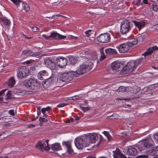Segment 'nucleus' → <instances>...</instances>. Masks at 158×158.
<instances>
[{"label":"nucleus","mask_w":158,"mask_h":158,"mask_svg":"<svg viewBox=\"0 0 158 158\" xmlns=\"http://www.w3.org/2000/svg\"><path fill=\"white\" fill-rule=\"evenodd\" d=\"M132 66V64L130 62H128L127 64L123 67L121 71V73L123 74H129L133 72L135 70Z\"/></svg>","instance_id":"11"},{"label":"nucleus","mask_w":158,"mask_h":158,"mask_svg":"<svg viewBox=\"0 0 158 158\" xmlns=\"http://www.w3.org/2000/svg\"><path fill=\"white\" fill-rule=\"evenodd\" d=\"M0 158H9V157L7 156H0Z\"/></svg>","instance_id":"64"},{"label":"nucleus","mask_w":158,"mask_h":158,"mask_svg":"<svg viewBox=\"0 0 158 158\" xmlns=\"http://www.w3.org/2000/svg\"><path fill=\"white\" fill-rule=\"evenodd\" d=\"M26 64H30L31 63V61L30 60H28L25 62Z\"/></svg>","instance_id":"62"},{"label":"nucleus","mask_w":158,"mask_h":158,"mask_svg":"<svg viewBox=\"0 0 158 158\" xmlns=\"http://www.w3.org/2000/svg\"><path fill=\"white\" fill-rule=\"evenodd\" d=\"M152 51L151 49V48H149L145 53L142 54L145 56H147L148 55H150L152 54Z\"/></svg>","instance_id":"32"},{"label":"nucleus","mask_w":158,"mask_h":158,"mask_svg":"<svg viewBox=\"0 0 158 158\" xmlns=\"http://www.w3.org/2000/svg\"><path fill=\"white\" fill-rule=\"evenodd\" d=\"M49 140H46L45 141L42 142L39 141L36 145V148L41 151L43 150H49L50 148L48 145Z\"/></svg>","instance_id":"10"},{"label":"nucleus","mask_w":158,"mask_h":158,"mask_svg":"<svg viewBox=\"0 0 158 158\" xmlns=\"http://www.w3.org/2000/svg\"><path fill=\"white\" fill-rule=\"evenodd\" d=\"M142 3L145 4H148V0H143Z\"/></svg>","instance_id":"58"},{"label":"nucleus","mask_w":158,"mask_h":158,"mask_svg":"<svg viewBox=\"0 0 158 158\" xmlns=\"http://www.w3.org/2000/svg\"><path fill=\"white\" fill-rule=\"evenodd\" d=\"M7 97V99H11L13 98V96L10 91H8L6 95Z\"/></svg>","instance_id":"37"},{"label":"nucleus","mask_w":158,"mask_h":158,"mask_svg":"<svg viewBox=\"0 0 158 158\" xmlns=\"http://www.w3.org/2000/svg\"><path fill=\"white\" fill-rule=\"evenodd\" d=\"M44 108L45 110V111H49L50 110H51V107L49 106H48L47 107H46Z\"/></svg>","instance_id":"54"},{"label":"nucleus","mask_w":158,"mask_h":158,"mask_svg":"<svg viewBox=\"0 0 158 158\" xmlns=\"http://www.w3.org/2000/svg\"><path fill=\"white\" fill-rule=\"evenodd\" d=\"M142 142L145 148H149L153 144V141L151 138H148L147 139L142 140Z\"/></svg>","instance_id":"14"},{"label":"nucleus","mask_w":158,"mask_h":158,"mask_svg":"<svg viewBox=\"0 0 158 158\" xmlns=\"http://www.w3.org/2000/svg\"><path fill=\"white\" fill-rule=\"evenodd\" d=\"M106 53L108 54H116L117 53L114 49L109 48L106 49Z\"/></svg>","instance_id":"29"},{"label":"nucleus","mask_w":158,"mask_h":158,"mask_svg":"<svg viewBox=\"0 0 158 158\" xmlns=\"http://www.w3.org/2000/svg\"><path fill=\"white\" fill-rule=\"evenodd\" d=\"M138 40L137 39H133L127 42V43L128 44L130 47H132L134 45H136L138 43Z\"/></svg>","instance_id":"28"},{"label":"nucleus","mask_w":158,"mask_h":158,"mask_svg":"<svg viewBox=\"0 0 158 158\" xmlns=\"http://www.w3.org/2000/svg\"><path fill=\"white\" fill-rule=\"evenodd\" d=\"M76 146L79 149H81L88 146L85 136L77 137L74 141Z\"/></svg>","instance_id":"2"},{"label":"nucleus","mask_w":158,"mask_h":158,"mask_svg":"<svg viewBox=\"0 0 158 158\" xmlns=\"http://www.w3.org/2000/svg\"><path fill=\"white\" fill-rule=\"evenodd\" d=\"M103 133L107 138L108 139H109L111 137V136L108 132L106 131H104L103 132Z\"/></svg>","instance_id":"42"},{"label":"nucleus","mask_w":158,"mask_h":158,"mask_svg":"<svg viewBox=\"0 0 158 158\" xmlns=\"http://www.w3.org/2000/svg\"><path fill=\"white\" fill-rule=\"evenodd\" d=\"M106 58V56L105 55V54H102L100 56V60H102Z\"/></svg>","instance_id":"52"},{"label":"nucleus","mask_w":158,"mask_h":158,"mask_svg":"<svg viewBox=\"0 0 158 158\" xmlns=\"http://www.w3.org/2000/svg\"><path fill=\"white\" fill-rule=\"evenodd\" d=\"M50 37L55 40H61L65 39L66 36L60 35L56 32H53L50 35Z\"/></svg>","instance_id":"15"},{"label":"nucleus","mask_w":158,"mask_h":158,"mask_svg":"<svg viewBox=\"0 0 158 158\" xmlns=\"http://www.w3.org/2000/svg\"><path fill=\"white\" fill-rule=\"evenodd\" d=\"M69 38L72 40H76L78 39V37L77 36H75L72 35H70L69 36Z\"/></svg>","instance_id":"50"},{"label":"nucleus","mask_w":158,"mask_h":158,"mask_svg":"<svg viewBox=\"0 0 158 158\" xmlns=\"http://www.w3.org/2000/svg\"><path fill=\"white\" fill-rule=\"evenodd\" d=\"M14 4H15L17 8H18L19 7L21 1L20 0H10Z\"/></svg>","instance_id":"36"},{"label":"nucleus","mask_w":158,"mask_h":158,"mask_svg":"<svg viewBox=\"0 0 158 158\" xmlns=\"http://www.w3.org/2000/svg\"><path fill=\"white\" fill-rule=\"evenodd\" d=\"M74 76L72 71L70 73H64L61 74L60 79L62 81L69 82L73 79Z\"/></svg>","instance_id":"8"},{"label":"nucleus","mask_w":158,"mask_h":158,"mask_svg":"<svg viewBox=\"0 0 158 158\" xmlns=\"http://www.w3.org/2000/svg\"><path fill=\"white\" fill-rule=\"evenodd\" d=\"M32 51L30 50H25L23 51L21 56L23 57L32 56Z\"/></svg>","instance_id":"22"},{"label":"nucleus","mask_w":158,"mask_h":158,"mask_svg":"<svg viewBox=\"0 0 158 158\" xmlns=\"http://www.w3.org/2000/svg\"><path fill=\"white\" fill-rule=\"evenodd\" d=\"M48 74V73L46 70H42L38 73V77L39 79L43 80V79H45L44 77L46 76Z\"/></svg>","instance_id":"23"},{"label":"nucleus","mask_w":158,"mask_h":158,"mask_svg":"<svg viewBox=\"0 0 158 158\" xmlns=\"http://www.w3.org/2000/svg\"><path fill=\"white\" fill-rule=\"evenodd\" d=\"M97 40L99 42L106 43L110 40V34L106 33L100 35L97 37Z\"/></svg>","instance_id":"7"},{"label":"nucleus","mask_w":158,"mask_h":158,"mask_svg":"<svg viewBox=\"0 0 158 158\" xmlns=\"http://www.w3.org/2000/svg\"><path fill=\"white\" fill-rule=\"evenodd\" d=\"M42 36L44 38L47 40L49 38H51V37H50V35L49 36H48L45 34L43 35Z\"/></svg>","instance_id":"55"},{"label":"nucleus","mask_w":158,"mask_h":158,"mask_svg":"<svg viewBox=\"0 0 158 158\" xmlns=\"http://www.w3.org/2000/svg\"><path fill=\"white\" fill-rule=\"evenodd\" d=\"M154 28L156 30H158V24H157L154 26Z\"/></svg>","instance_id":"60"},{"label":"nucleus","mask_w":158,"mask_h":158,"mask_svg":"<svg viewBox=\"0 0 158 158\" xmlns=\"http://www.w3.org/2000/svg\"><path fill=\"white\" fill-rule=\"evenodd\" d=\"M37 108H38V107ZM37 114L38 116H39L41 114V111L40 109L38 110V109H37Z\"/></svg>","instance_id":"56"},{"label":"nucleus","mask_w":158,"mask_h":158,"mask_svg":"<svg viewBox=\"0 0 158 158\" xmlns=\"http://www.w3.org/2000/svg\"><path fill=\"white\" fill-rule=\"evenodd\" d=\"M24 85L28 89L34 90L37 89L39 83L36 80L30 78L25 83Z\"/></svg>","instance_id":"5"},{"label":"nucleus","mask_w":158,"mask_h":158,"mask_svg":"<svg viewBox=\"0 0 158 158\" xmlns=\"http://www.w3.org/2000/svg\"><path fill=\"white\" fill-rule=\"evenodd\" d=\"M151 49L153 52L156 50H158V47L156 46H153L151 48Z\"/></svg>","instance_id":"48"},{"label":"nucleus","mask_w":158,"mask_h":158,"mask_svg":"<svg viewBox=\"0 0 158 158\" xmlns=\"http://www.w3.org/2000/svg\"><path fill=\"white\" fill-rule=\"evenodd\" d=\"M100 52L101 53V55H102V54H104L103 48H100Z\"/></svg>","instance_id":"59"},{"label":"nucleus","mask_w":158,"mask_h":158,"mask_svg":"<svg viewBox=\"0 0 158 158\" xmlns=\"http://www.w3.org/2000/svg\"><path fill=\"white\" fill-rule=\"evenodd\" d=\"M114 158H127L123 154L121 153L119 149L113 151Z\"/></svg>","instance_id":"19"},{"label":"nucleus","mask_w":158,"mask_h":158,"mask_svg":"<svg viewBox=\"0 0 158 158\" xmlns=\"http://www.w3.org/2000/svg\"><path fill=\"white\" fill-rule=\"evenodd\" d=\"M24 36L27 39H30L32 38L31 37H27L26 35H24Z\"/></svg>","instance_id":"61"},{"label":"nucleus","mask_w":158,"mask_h":158,"mask_svg":"<svg viewBox=\"0 0 158 158\" xmlns=\"http://www.w3.org/2000/svg\"><path fill=\"white\" fill-rule=\"evenodd\" d=\"M152 8L155 11H157L158 10V8L156 5L155 4H153L152 5Z\"/></svg>","instance_id":"41"},{"label":"nucleus","mask_w":158,"mask_h":158,"mask_svg":"<svg viewBox=\"0 0 158 158\" xmlns=\"http://www.w3.org/2000/svg\"><path fill=\"white\" fill-rule=\"evenodd\" d=\"M45 66L51 70L54 69L56 67L55 60L49 57L46 58L44 60Z\"/></svg>","instance_id":"9"},{"label":"nucleus","mask_w":158,"mask_h":158,"mask_svg":"<svg viewBox=\"0 0 158 158\" xmlns=\"http://www.w3.org/2000/svg\"><path fill=\"white\" fill-rule=\"evenodd\" d=\"M8 113L12 116H15L14 110H9Z\"/></svg>","instance_id":"47"},{"label":"nucleus","mask_w":158,"mask_h":158,"mask_svg":"<svg viewBox=\"0 0 158 158\" xmlns=\"http://www.w3.org/2000/svg\"><path fill=\"white\" fill-rule=\"evenodd\" d=\"M22 6L24 10L27 12L30 10V7L26 3H22Z\"/></svg>","instance_id":"33"},{"label":"nucleus","mask_w":158,"mask_h":158,"mask_svg":"<svg viewBox=\"0 0 158 158\" xmlns=\"http://www.w3.org/2000/svg\"><path fill=\"white\" fill-rule=\"evenodd\" d=\"M148 156L146 155H141L138 156V158H147Z\"/></svg>","instance_id":"51"},{"label":"nucleus","mask_w":158,"mask_h":158,"mask_svg":"<svg viewBox=\"0 0 158 158\" xmlns=\"http://www.w3.org/2000/svg\"><path fill=\"white\" fill-rule=\"evenodd\" d=\"M62 144L64 145L67 149L68 152L71 154H73V151L71 148V143L69 142H63Z\"/></svg>","instance_id":"17"},{"label":"nucleus","mask_w":158,"mask_h":158,"mask_svg":"<svg viewBox=\"0 0 158 158\" xmlns=\"http://www.w3.org/2000/svg\"><path fill=\"white\" fill-rule=\"evenodd\" d=\"M146 35L144 34H139L137 36L138 41L140 42H143L145 39Z\"/></svg>","instance_id":"31"},{"label":"nucleus","mask_w":158,"mask_h":158,"mask_svg":"<svg viewBox=\"0 0 158 158\" xmlns=\"http://www.w3.org/2000/svg\"><path fill=\"white\" fill-rule=\"evenodd\" d=\"M118 89L120 91L124 92L126 91V89L125 87L121 86Z\"/></svg>","instance_id":"44"},{"label":"nucleus","mask_w":158,"mask_h":158,"mask_svg":"<svg viewBox=\"0 0 158 158\" xmlns=\"http://www.w3.org/2000/svg\"><path fill=\"white\" fill-rule=\"evenodd\" d=\"M55 61L57 65L60 68H64L67 64V59L64 57H59L56 58Z\"/></svg>","instance_id":"12"},{"label":"nucleus","mask_w":158,"mask_h":158,"mask_svg":"<svg viewBox=\"0 0 158 158\" xmlns=\"http://www.w3.org/2000/svg\"><path fill=\"white\" fill-rule=\"evenodd\" d=\"M30 27L33 31L37 32L39 31L38 28L36 26H32Z\"/></svg>","instance_id":"45"},{"label":"nucleus","mask_w":158,"mask_h":158,"mask_svg":"<svg viewBox=\"0 0 158 158\" xmlns=\"http://www.w3.org/2000/svg\"><path fill=\"white\" fill-rule=\"evenodd\" d=\"M119 117V116L118 114L114 113L111 115L107 116V118H109L111 117L110 119H117Z\"/></svg>","instance_id":"34"},{"label":"nucleus","mask_w":158,"mask_h":158,"mask_svg":"<svg viewBox=\"0 0 158 158\" xmlns=\"http://www.w3.org/2000/svg\"><path fill=\"white\" fill-rule=\"evenodd\" d=\"M87 141L88 146L90 143H95L96 141L99 139V141L97 144L98 146L100 143L103 142V138L101 135H99V136L97 133L94 134H89L85 136Z\"/></svg>","instance_id":"1"},{"label":"nucleus","mask_w":158,"mask_h":158,"mask_svg":"<svg viewBox=\"0 0 158 158\" xmlns=\"http://www.w3.org/2000/svg\"><path fill=\"white\" fill-rule=\"evenodd\" d=\"M158 86V83H155L148 85L147 87V89L148 90H151L155 89Z\"/></svg>","instance_id":"30"},{"label":"nucleus","mask_w":158,"mask_h":158,"mask_svg":"<svg viewBox=\"0 0 158 158\" xmlns=\"http://www.w3.org/2000/svg\"><path fill=\"white\" fill-rule=\"evenodd\" d=\"M135 25L137 27L139 30L143 28L145 25V22L144 21L137 22L135 21H133Z\"/></svg>","instance_id":"20"},{"label":"nucleus","mask_w":158,"mask_h":158,"mask_svg":"<svg viewBox=\"0 0 158 158\" xmlns=\"http://www.w3.org/2000/svg\"><path fill=\"white\" fill-rule=\"evenodd\" d=\"M2 22L4 24L7 26H10V21L6 17L0 18V23Z\"/></svg>","instance_id":"26"},{"label":"nucleus","mask_w":158,"mask_h":158,"mask_svg":"<svg viewBox=\"0 0 158 158\" xmlns=\"http://www.w3.org/2000/svg\"><path fill=\"white\" fill-rule=\"evenodd\" d=\"M142 59H139L135 60L133 62H130L131 64H132V66L133 67V69H136V67L141 62Z\"/></svg>","instance_id":"27"},{"label":"nucleus","mask_w":158,"mask_h":158,"mask_svg":"<svg viewBox=\"0 0 158 158\" xmlns=\"http://www.w3.org/2000/svg\"><path fill=\"white\" fill-rule=\"evenodd\" d=\"M39 121L40 123H43L45 122H47L48 120L47 119H46L45 118H44L40 117L39 118Z\"/></svg>","instance_id":"40"},{"label":"nucleus","mask_w":158,"mask_h":158,"mask_svg":"<svg viewBox=\"0 0 158 158\" xmlns=\"http://www.w3.org/2000/svg\"><path fill=\"white\" fill-rule=\"evenodd\" d=\"M85 34H86V36L87 37H89V36L90 35H89V32H87V33H86V31H85Z\"/></svg>","instance_id":"63"},{"label":"nucleus","mask_w":158,"mask_h":158,"mask_svg":"<svg viewBox=\"0 0 158 158\" xmlns=\"http://www.w3.org/2000/svg\"><path fill=\"white\" fill-rule=\"evenodd\" d=\"M127 153L130 155L135 156L137 155L138 151L135 148L132 147L127 149Z\"/></svg>","instance_id":"16"},{"label":"nucleus","mask_w":158,"mask_h":158,"mask_svg":"<svg viewBox=\"0 0 158 158\" xmlns=\"http://www.w3.org/2000/svg\"><path fill=\"white\" fill-rule=\"evenodd\" d=\"M62 16L61 15H53L51 18L52 19H56L58 18V17H61Z\"/></svg>","instance_id":"49"},{"label":"nucleus","mask_w":158,"mask_h":158,"mask_svg":"<svg viewBox=\"0 0 158 158\" xmlns=\"http://www.w3.org/2000/svg\"><path fill=\"white\" fill-rule=\"evenodd\" d=\"M41 54L40 52H37L35 53L34 54H32V56H35L36 57H38Z\"/></svg>","instance_id":"39"},{"label":"nucleus","mask_w":158,"mask_h":158,"mask_svg":"<svg viewBox=\"0 0 158 158\" xmlns=\"http://www.w3.org/2000/svg\"><path fill=\"white\" fill-rule=\"evenodd\" d=\"M80 107L85 112L87 111L89 109V107H83L81 106H80Z\"/></svg>","instance_id":"43"},{"label":"nucleus","mask_w":158,"mask_h":158,"mask_svg":"<svg viewBox=\"0 0 158 158\" xmlns=\"http://www.w3.org/2000/svg\"><path fill=\"white\" fill-rule=\"evenodd\" d=\"M69 60L71 64L73 65L76 63L77 60L76 59L73 57H71L69 59Z\"/></svg>","instance_id":"35"},{"label":"nucleus","mask_w":158,"mask_h":158,"mask_svg":"<svg viewBox=\"0 0 158 158\" xmlns=\"http://www.w3.org/2000/svg\"><path fill=\"white\" fill-rule=\"evenodd\" d=\"M29 70L26 67H19L18 68L17 71V76L20 79L26 77L28 75Z\"/></svg>","instance_id":"6"},{"label":"nucleus","mask_w":158,"mask_h":158,"mask_svg":"<svg viewBox=\"0 0 158 158\" xmlns=\"http://www.w3.org/2000/svg\"><path fill=\"white\" fill-rule=\"evenodd\" d=\"M7 90L6 89H3L0 91V96L2 95L5 91ZM2 98H0V100H2Z\"/></svg>","instance_id":"46"},{"label":"nucleus","mask_w":158,"mask_h":158,"mask_svg":"<svg viewBox=\"0 0 158 158\" xmlns=\"http://www.w3.org/2000/svg\"><path fill=\"white\" fill-rule=\"evenodd\" d=\"M66 105V104L64 103L59 104L57 106V107H64Z\"/></svg>","instance_id":"53"},{"label":"nucleus","mask_w":158,"mask_h":158,"mask_svg":"<svg viewBox=\"0 0 158 158\" xmlns=\"http://www.w3.org/2000/svg\"><path fill=\"white\" fill-rule=\"evenodd\" d=\"M41 111L42 114H43V117L47 118L48 116L47 114H46V111L45 110L44 108H42Z\"/></svg>","instance_id":"38"},{"label":"nucleus","mask_w":158,"mask_h":158,"mask_svg":"<svg viewBox=\"0 0 158 158\" xmlns=\"http://www.w3.org/2000/svg\"><path fill=\"white\" fill-rule=\"evenodd\" d=\"M91 69V67L88 65L82 64L76 71H73L72 73L75 77H78L79 75L82 74Z\"/></svg>","instance_id":"3"},{"label":"nucleus","mask_w":158,"mask_h":158,"mask_svg":"<svg viewBox=\"0 0 158 158\" xmlns=\"http://www.w3.org/2000/svg\"><path fill=\"white\" fill-rule=\"evenodd\" d=\"M158 153V146L154 147L147 152V154L150 156H154Z\"/></svg>","instance_id":"21"},{"label":"nucleus","mask_w":158,"mask_h":158,"mask_svg":"<svg viewBox=\"0 0 158 158\" xmlns=\"http://www.w3.org/2000/svg\"><path fill=\"white\" fill-rule=\"evenodd\" d=\"M122 65L121 63L117 61H114L111 64V68L113 71L117 72Z\"/></svg>","instance_id":"18"},{"label":"nucleus","mask_w":158,"mask_h":158,"mask_svg":"<svg viewBox=\"0 0 158 158\" xmlns=\"http://www.w3.org/2000/svg\"><path fill=\"white\" fill-rule=\"evenodd\" d=\"M117 48L118 49L119 52L121 53H125L129 49L130 47L127 43L122 44L118 46Z\"/></svg>","instance_id":"13"},{"label":"nucleus","mask_w":158,"mask_h":158,"mask_svg":"<svg viewBox=\"0 0 158 158\" xmlns=\"http://www.w3.org/2000/svg\"><path fill=\"white\" fill-rule=\"evenodd\" d=\"M51 149L53 151L60 150L61 147L59 143H55L51 145Z\"/></svg>","instance_id":"24"},{"label":"nucleus","mask_w":158,"mask_h":158,"mask_svg":"<svg viewBox=\"0 0 158 158\" xmlns=\"http://www.w3.org/2000/svg\"><path fill=\"white\" fill-rule=\"evenodd\" d=\"M154 138L158 140V133L154 135Z\"/></svg>","instance_id":"57"},{"label":"nucleus","mask_w":158,"mask_h":158,"mask_svg":"<svg viewBox=\"0 0 158 158\" xmlns=\"http://www.w3.org/2000/svg\"><path fill=\"white\" fill-rule=\"evenodd\" d=\"M15 83V81L13 77H10L8 80L7 82V84L8 86L10 87H12L14 86Z\"/></svg>","instance_id":"25"},{"label":"nucleus","mask_w":158,"mask_h":158,"mask_svg":"<svg viewBox=\"0 0 158 158\" xmlns=\"http://www.w3.org/2000/svg\"><path fill=\"white\" fill-rule=\"evenodd\" d=\"M130 22L128 20L123 21L121 24L120 32L123 34L128 32L131 30Z\"/></svg>","instance_id":"4"}]
</instances>
